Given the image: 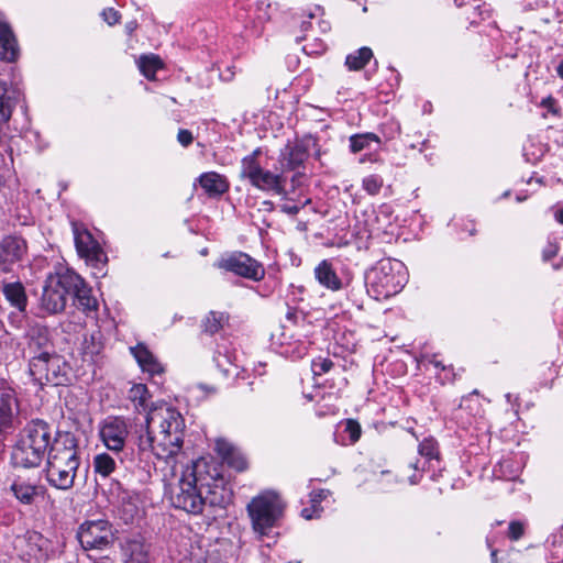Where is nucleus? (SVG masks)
<instances>
[{
    "mask_svg": "<svg viewBox=\"0 0 563 563\" xmlns=\"http://www.w3.org/2000/svg\"><path fill=\"white\" fill-rule=\"evenodd\" d=\"M308 16H309V19H312L316 16V13L310 12Z\"/></svg>",
    "mask_w": 563,
    "mask_h": 563,
    "instance_id": "61",
    "label": "nucleus"
},
{
    "mask_svg": "<svg viewBox=\"0 0 563 563\" xmlns=\"http://www.w3.org/2000/svg\"><path fill=\"white\" fill-rule=\"evenodd\" d=\"M78 282L76 287H69V295H73L75 305L86 314L98 310V300L91 294V288L85 283L84 278L77 274Z\"/></svg>",
    "mask_w": 563,
    "mask_h": 563,
    "instance_id": "19",
    "label": "nucleus"
},
{
    "mask_svg": "<svg viewBox=\"0 0 563 563\" xmlns=\"http://www.w3.org/2000/svg\"><path fill=\"white\" fill-rule=\"evenodd\" d=\"M77 539L86 551H104L114 543L115 530L106 519L86 520L78 527Z\"/></svg>",
    "mask_w": 563,
    "mask_h": 563,
    "instance_id": "10",
    "label": "nucleus"
},
{
    "mask_svg": "<svg viewBox=\"0 0 563 563\" xmlns=\"http://www.w3.org/2000/svg\"><path fill=\"white\" fill-rule=\"evenodd\" d=\"M333 367V362L330 358L317 357L311 362V369L314 376H321L328 373Z\"/></svg>",
    "mask_w": 563,
    "mask_h": 563,
    "instance_id": "38",
    "label": "nucleus"
},
{
    "mask_svg": "<svg viewBox=\"0 0 563 563\" xmlns=\"http://www.w3.org/2000/svg\"><path fill=\"white\" fill-rule=\"evenodd\" d=\"M151 398L144 384H134L128 393L135 411L146 412L145 424L141 427L136 440L137 453L141 457L153 455L169 462L181 452L185 419L177 409L166 404L150 408Z\"/></svg>",
    "mask_w": 563,
    "mask_h": 563,
    "instance_id": "1",
    "label": "nucleus"
},
{
    "mask_svg": "<svg viewBox=\"0 0 563 563\" xmlns=\"http://www.w3.org/2000/svg\"><path fill=\"white\" fill-rule=\"evenodd\" d=\"M477 394H478V391L474 390L473 394H470L468 396L463 397L461 405H460L461 411H467L474 418L477 416H481V413L483 411L481 408L479 401L473 397V395H477Z\"/></svg>",
    "mask_w": 563,
    "mask_h": 563,
    "instance_id": "36",
    "label": "nucleus"
},
{
    "mask_svg": "<svg viewBox=\"0 0 563 563\" xmlns=\"http://www.w3.org/2000/svg\"><path fill=\"white\" fill-rule=\"evenodd\" d=\"M406 283L405 266L397 260H380L365 274L367 294L376 300L395 296Z\"/></svg>",
    "mask_w": 563,
    "mask_h": 563,
    "instance_id": "5",
    "label": "nucleus"
},
{
    "mask_svg": "<svg viewBox=\"0 0 563 563\" xmlns=\"http://www.w3.org/2000/svg\"><path fill=\"white\" fill-rule=\"evenodd\" d=\"M556 74L560 78L563 79V57L560 59L559 65L556 66Z\"/></svg>",
    "mask_w": 563,
    "mask_h": 563,
    "instance_id": "54",
    "label": "nucleus"
},
{
    "mask_svg": "<svg viewBox=\"0 0 563 563\" xmlns=\"http://www.w3.org/2000/svg\"><path fill=\"white\" fill-rule=\"evenodd\" d=\"M230 314L225 311H209L201 319V330L208 335H214L229 325Z\"/></svg>",
    "mask_w": 563,
    "mask_h": 563,
    "instance_id": "27",
    "label": "nucleus"
},
{
    "mask_svg": "<svg viewBox=\"0 0 563 563\" xmlns=\"http://www.w3.org/2000/svg\"><path fill=\"white\" fill-rule=\"evenodd\" d=\"M216 451L222 460L235 471L243 472L247 468L245 456L230 442L222 439L217 440Z\"/></svg>",
    "mask_w": 563,
    "mask_h": 563,
    "instance_id": "23",
    "label": "nucleus"
},
{
    "mask_svg": "<svg viewBox=\"0 0 563 563\" xmlns=\"http://www.w3.org/2000/svg\"><path fill=\"white\" fill-rule=\"evenodd\" d=\"M121 548L125 563H148V549L142 537L126 538Z\"/></svg>",
    "mask_w": 563,
    "mask_h": 563,
    "instance_id": "22",
    "label": "nucleus"
},
{
    "mask_svg": "<svg viewBox=\"0 0 563 563\" xmlns=\"http://www.w3.org/2000/svg\"><path fill=\"white\" fill-rule=\"evenodd\" d=\"M282 211L287 214L295 216L300 211V207L297 205H284L282 207Z\"/></svg>",
    "mask_w": 563,
    "mask_h": 563,
    "instance_id": "48",
    "label": "nucleus"
},
{
    "mask_svg": "<svg viewBox=\"0 0 563 563\" xmlns=\"http://www.w3.org/2000/svg\"><path fill=\"white\" fill-rule=\"evenodd\" d=\"M169 500L174 508L188 515L213 514L216 508H225L231 500L218 463L203 457L187 465L177 483L170 487Z\"/></svg>",
    "mask_w": 563,
    "mask_h": 563,
    "instance_id": "2",
    "label": "nucleus"
},
{
    "mask_svg": "<svg viewBox=\"0 0 563 563\" xmlns=\"http://www.w3.org/2000/svg\"><path fill=\"white\" fill-rule=\"evenodd\" d=\"M216 266L253 282H260L265 276L262 263L244 252L230 253L221 257Z\"/></svg>",
    "mask_w": 563,
    "mask_h": 563,
    "instance_id": "11",
    "label": "nucleus"
},
{
    "mask_svg": "<svg viewBox=\"0 0 563 563\" xmlns=\"http://www.w3.org/2000/svg\"><path fill=\"white\" fill-rule=\"evenodd\" d=\"M497 554H498V551L493 549V550H492V553H490L492 562H493V563H507V562H505L504 560H501V561L499 562V558L497 556Z\"/></svg>",
    "mask_w": 563,
    "mask_h": 563,
    "instance_id": "51",
    "label": "nucleus"
},
{
    "mask_svg": "<svg viewBox=\"0 0 563 563\" xmlns=\"http://www.w3.org/2000/svg\"><path fill=\"white\" fill-rule=\"evenodd\" d=\"M129 435L126 421L121 417H108L100 427V438L111 451L119 453Z\"/></svg>",
    "mask_w": 563,
    "mask_h": 563,
    "instance_id": "15",
    "label": "nucleus"
},
{
    "mask_svg": "<svg viewBox=\"0 0 563 563\" xmlns=\"http://www.w3.org/2000/svg\"><path fill=\"white\" fill-rule=\"evenodd\" d=\"M130 351L143 372H146L150 375L162 374L164 372L162 364L146 345L140 343L130 347Z\"/></svg>",
    "mask_w": 563,
    "mask_h": 563,
    "instance_id": "25",
    "label": "nucleus"
},
{
    "mask_svg": "<svg viewBox=\"0 0 563 563\" xmlns=\"http://www.w3.org/2000/svg\"><path fill=\"white\" fill-rule=\"evenodd\" d=\"M30 375L40 385L62 386L68 382V366L63 356L55 351L46 356H32L29 364Z\"/></svg>",
    "mask_w": 563,
    "mask_h": 563,
    "instance_id": "9",
    "label": "nucleus"
},
{
    "mask_svg": "<svg viewBox=\"0 0 563 563\" xmlns=\"http://www.w3.org/2000/svg\"><path fill=\"white\" fill-rule=\"evenodd\" d=\"M139 515L137 506L131 501H122L120 507V516L125 523L133 522L134 518Z\"/></svg>",
    "mask_w": 563,
    "mask_h": 563,
    "instance_id": "37",
    "label": "nucleus"
},
{
    "mask_svg": "<svg viewBox=\"0 0 563 563\" xmlns=\"http://www.w3.org/2000/svg\"><path fill=\"white\" fill-rule=\"evenodd\" d=\"M310 26H311V22L310 21H303L301 23V30L302 31H307Z\"/></svg>",
    "mask_w": 563,
    "mask_h": 563,
    "instance_id": "55",
    "label": "nucleus"
},
{
    "mask_svg": "<svg viewBox=\"0 0 563 563\" xmlns=\"http://www.w3.org/2000/svg\"><path fill=\"white\" fill-rule=\"evenodd\" d=\"M140 71L148 80L155 79V74L158 69L163 68V63L157 55H142L137 60Z\"/></svg>",
    "mask_w": 563,
    "mask_h": 563,
    "instance_id": "31",
    "label": "nucleus"
},
{
    "mask_svg": "<svg viewBox=\"0 0 563 563\" xmlns=\"http://www.w3.org/2000/svg\"><path fill=\"white\" fill-rule=\"evenodd\" d=\"M177 141L185 147L190 145L194 141L192 133L189 130L180 129L177 134Z\"/></svg>",
    "mask_w": 563,
    "mask_h": 563,
    "instance_id": "43",
    "label": "nucleus"
},
{
    "mask_svg": "<svg viewBox=\"0 0 563 563\" xmlns=\"http://www.w3.org/2000/svg\"><path fill=\"white\" fill-rule=\"evenodd\" d=\"M317 146V140L311 136H305L288 143L280 152L279 163L284 170H295L300 167L308 158L309 151Z\"/></svg>",
    "mask_w": 563,
    "mask_h": 563,
    "instance_id": "13",
    "label": "nucleus"
},
{
    "mask_svg": "<svg viewBox=\"0 0 563 563\" xmlns=\"http://www.w3.org/2000/svg\"><path fill=\"white\" fill-rule=\"evenodd\" d=\"M101 345L95 343L93 335L90 338V342L86 339L84 342V354L93 356L100 352Z\"/></svg>",
    "mask_w": 563,
    "mask_h": 563,
    "instance_id": "42",
    "label": "nucleus"
},
{
    "mask_svg": "<svg viewBox=\"0 0 563 563\" xmlns=\"http://www.w3.org/2000/svg\"><path fill=\"white\" fill-rule=\"evenodd\" d=\"M526 526L521 521H511L508 526L507 536L512 541H518L525 534Z\"/></svg>",
    "mask_w": 563,
    "mask_h": 563,
    "instance_id": "39",
    "label": "nucleus"
},
{
    "mask_svg": "<svg viewBox=\"0 0 563 563\" xmlns=\"http://www.w3.org/2000/svg\"><path fill=\"white\" fill-rule=\"evenodd\" d=\"M506 399L508 402H511L512 401V395L511 394H507L506 395Z\"/></svg>",
    "mask_w": 563,
    "mask_h": 563,
    "instance_id": "59",
    "label": "nucleus"
},
{
    "mask_svg": "<svg viewBox=\"0 0 563 563\" xmlns=\"http://www.w3.org/2000/svg\"><path fill=\"white\" fill-rule=\"evenodd\" d=\"M373 57V52L369 47H361L345 58V66L349 70L356 71L364 68Z\"/></svg>",
    "mask_w": 563,
    "mask_h": 563,
    "instance_id": "30",
    "label": "nucleus"
},
{
    "mask_svg": "<svg viewBox=\"0 0 563 563\" xmlns=\"http://www.w3.org/2000/svg\"><path fill=\"white\" fill-rule=\"evenodd\" d=\"M364 162H365V158H364V157H362V158L360 159V163H364Z\"/></svg>",
    "mask_w": 563,
    "mask_h": 563,
    "instance_id": "64",
    "label": "nucleus"
},
{
    "mask_svg": "<svg viewBox=\"0 0 563 563\" xmlns=\"http://www.w3.org/2000/svg\"><path fill=\"white\" fill-rule=\"evenodd\" d=\"M10 490L22 505H33L38 497L45 494V487L37 479L24 478L16 476L11 485Z\"/></svg>",
    "mask_w": 563,
    "mask_h": 563,
    "instance_id": "18",
    "label": "nucleus"
},
{
    "mask_svg": "<svg viewBox=\"0 0 563 563\" xmlns=\"http://www.w3.org/2000/svg\"><path fill=\"white\" fill-rule=\"evenodd\" d=\"M75 245L80 257H84L92 267L102 271L108 257L92 234L82 225L73 223Z\"/></svg>",
    "mask_w": 563,
    "mask_h": 563,
    "instance_id": "12",
    "label": "nucleus"
},
{
    "mask_svg": "<svg viewBox=\"0 0 563 563\" xmlns=\"http://www.w3.org/2000/svg\"><path fill=\"white\" fill-rule=\"evenodd\" d=\"M313 273L316 280L328 290L339 291L344 286L332 264L327 260L321 261L314 267Z\"/></svg>",
    "mask_w": 563,
    "mask_h": 563,
    "instance_id": "24",
    "label": "nucleus"
},
{
    "mask_svg": "<svg viewBox=\"0 0 563 563\" xmlns=\"http://www.w3.org/2000/svg\"><path fill=\"white\" fill-rule=\"evenodd\" d=\"M197 180L209 197L221 196L230 188L227 178L217 172L203 173Z\"/></svg>",
    "mask_w": 563,
    "mask_h": 563,
    "instance_id": "26",
    "label": "nucleus"
},
{
    "mask_svg": "<svg viewBox=\"0 0 563 563\" xmlns=\"http://www.w3.org/2000/svg\"><path fill=\"white\" fill-rule=\"evenodd\" d=\"M261 154L262 150L257 147L242 158L241 177L249 179L251 185L260 190L282 195L285 191L283 176L264 169L258 162Z\"/></svg>",
    "mask_w": 563,
    "mask_h": 563,
    "instance_id": "8",
    "label": "nucleus"
},
{
    "mask_svg": "<svg viewBox=\"0 0 563 563\" xmlns=\"http://www.w3.org/2000/svg\"><path fill=\"white\" fill-rule=\"evenodd\" d=\"M330 494L331 493L328 489L312 490L309 494L310 507L303 508L301 510V516L307 520L320 517V514L322 511V507L320 506V504L328 496H330Z\"/></svg>",
    "mask_w": 563,
    "mask_h": 563,
    "instance_id": "29",
    "label": "nucleus"
},
{
    "mask_svg": "<svg viewBox=\"0 0 563 563\" xmlns=\"http://www.w3.org/2000/svg\"><path fill=\"white\" fill-rule=\"evenodd\" d=\"M136 29V23L135 22H130V23H126L125 24V30L128 32V34H132Z\"/></svg>",
    "mask_w": 563,
    "mask_h": 563,
    "instance_id": "52",
    "label": "nucleus"
},
{
    "mask_svg": "<svg viewBox=\"0 0 563 563\" xmlns=\"http://www.w3.org/2000/svg\"><path fill=\"white\" fill-rule=\"evenodd\" d=\"M541 106L547 108L553 114L559 113V109L556 108V101L553 97L549 96L541 101Z\"/></svg>",
    "mask_w": 563,
    "mask_h": 563,
    "instance_id": "45",
    "label": "nucleus"
},
{
    "mask_svg": "<svg viewBox=\"0 0 563 563\" xmlns=\"http://www.w3.org/2000/svg\"><path fill=\"white\" fill-rule=\"evenodd\" d=\"M20 413L16 393L12 388L0 389V434L13 430Z\"/></svg>",
    "mask_w": 563,
    "mask_h": 563,
    "instance_id": "16",
    "label": "nucleus"
},
{
    "mask_svg": "<svg viewBox=\"0 0 563 563\" xmlns=\"http://www.w3.org/2000/svg\"><path fill=\"white\" fill-rule=\"evenodd\" d=\"M214 361L217 362L218 367H220L225 375L230 373V369L224 366L225 363L231 364V361L227 356H222L219 353V355L214 357Z\"/></svg>",
    "mask_w": 563,
    "mask_h": 563,
    "instance_id": "46",
    "label": "nucleus"
},
{
    "mask_svg": "<svg viewBox=\"0 0 563 563\" xmlns=\"http://www.w3.org/2000/svg\"><path fill=\"white\" fill-rule=\"evenodd\" d=\"M345 432L349 434L352 443L357 442L362 433L360 423L353 419H349L345 424Z\"/></svg>",
    "mask_w": 563,
    "mask_h": 563,
    "instance_id": "40",
    "label": "nucleus"
},
{
    "mask_svg": "<svg viewBox=\"0 0 563 563\" xmlns=\"http://www.w3.org/2000/svg\"><path fill=\"white\" fill-rule=\"evenodd\" d=\"M80 461L78 438L69 431H56L47 453L45 467L47 483L60 490L70 489L74 486Z\"/></svg>",
    "mask_w": 563,
    "mask_h": 563,
    "instance_id": "3",
    "label": "nucleus"
},
{
    "mask_svg": "<svg viewBox=\"0 0 563 563\" xmlns=\"http://www.w3.org/2000/svg\"><path fill=\"white\" fill-rule=\"evenodd\" d=\"M554 217L560 224H563V208L555 211Z\"/></svg>",
    "mask_w": 563,
    "mask_h": 563,
    "instance_id": "53",
    "label": "nucleus"
},
{
    "mask_svg": "<svg viewBox=\"0 0 563 563\" xmlns=\"http://www.w3.org/2000/svg\"><path fill=\"white\" fill-rule=\"evenodd\" d=\"M431 363H432L435 367H441L442 369H444V365H442V363H441V362L433 360V361H431Z\"/></svg>",
    "mask_w": 563,
    "mask_h": 563,
    "instance_id": "57",
    "label": "nucleus"
},
{
    "mask_svg": "<svg viewBox=\"0 0 563 563\" xmlns=\"http://www.w3.org/2000/svg\"><path fill=\"white\" fill-rule=\"evenodd\" d=\"M257 11L262 12L258 14V19L263 21H268L271 19V14L268 13V9L271 8V3H266L265 1H258L257 4Z\"/></svg>",
    "mask_w": 563,
    "mask_h": 563,
    "instance_id": "44",
    "label": "nucleus"
},
{
    "mask_svg": "<svg viewBox=\"0 0 563 563\" xmlns=\"http://www.w3.org/2000/svg\"><path fill=\"white\" fill-rule=\"evenodd\" d=\"M77 273L71 269L47 277L41 297V307L48 313H58L66 307L69 287H76Z\"/></svg>",
    "mask_w": 563,
    "mask_h": 563,
    "instance_id": "7",
    "label": "nucleus"
},
{
    "mask_svg": "<svg viewBox=\"0 0 563 563\" xmlns=\"http://www.w3.org/2000/svg\"><path fill=\"white\" fill-rule=\"evenodd\" d=\"M55 433L52 426L42 419L27 422L12 449L13 465L23 468L40 466L44 457H47Z\"/></svg>",
    "mask_w": 563,
    "mask_h": 563,
    "instance_id": "4",
    "label": "nucleus"
},
{
    "mask_svg": "<svg viewBox=\"0 0 563 563\" xmlns=\"http://www.w3.org/2000/svg\"><path fill=\"white\" fill-rule=\"evenodd\" d=\"M4 298L19 311H24L27 305V297L24 286L20 282L4 283L2 286Z\"/></svg>",
    "mask_w": 563,
    "mask_h": 563,
    "instance_id": "28",
    "label": "nucleus"
},
{
    "mask_svg": "<svg viewBox=\"0 0 563 563\" xmlns=\"http://www.w3.org/2000/svg\"><path fill=\"white\" fill-rule=\"evenodd\" d=\"M556 255V249L550 246L549 251H544L543 256L545 260H550Z\"/></svg>",
    "mask_w": 563,
    "mask_h": 563,
    "instance_id": "49",
    "label": "nucleus"
},
{
    "mask_svg": "<svg viewBox=\"0 0 563 563\" xmlns=\"http://www.w3.org/2000/svg\"><path fill=\"white\" fill-rule=\"evenodd\" d=\"M410 466L415 470H419L418 463L411 464Z\"/></svg>",
    "mask_w": 563,
    "mask_h": 563,
    "instance_id": "60",
    "label": "nucleus"
},
{
    "mask_svg": "<svg viewBox=\"0 0 563 563\" xmlns=\"http://www.w3.org/2000/svg\"><path fill=\"white\" fill-rule=\"evenodd\" d=\"M419 478H420V476H416V475H415V476L410 477V483H411V484H417V483H418V481H419Z\"/></svg>",
    "mask_w": 563,
    "mask_h": 563,
    "instance_id": "58",
    "label": "nucleus"
},
{
    "mask_svg": "<svg viewBox=\"0 0 563 563\" xmlns=\"http://www.w3.org/2000/svg\"><path fill=\"white\" fill-rule=\"evenodd\" d=\"M298 313L295 310H289L287 312V320L292 321L294 323L297 322Z\"/></svg>",
    "mask_w": 563,
    "mask_h": 563,
    "instance_id": "50",
    "label": "nucleus"
},
{
    "mask_svg": "<svg viewBox=\"0 0 563 563\" xmlns=\"http://www.w3.org/2000/svg\"><path fill=\"white\" fill-rule=\"evenodd\" d=\"M286 353H291V355L296 358H300L302 357L306 353H307V345L305 343L300 344L298 347H296L295 350H289V349H286L285 351Z\"/></svg>",
    "mask_w": 563,
    "mask_h": 563,
    "instance_id": "47",
    "label": "nucleus"
},
{
    "mask_svg": "<svg viewBox=\"0 0 563 563\" xmlns=\"http://www.w3.org/2000/svg\"><path fill=\"white\" fill-rule=\"evenodd\" d=\"M486 542H487V547L492 548V543H490L489 539H487Z\"/></svg>",
    "mask_w": 563,
    "mask_h": 563,
    "instance_id": "63",
    "label": "nucleus"
},
{
    "mask_svg": "<svg viewBox=\"0 0 563 563\" xmlns=\"http://www.w3.org/2000/svg\"><path fill=\"white\" fill-rule=\"evenodd\" d=\"M20 48L11 26L0 16V59L13 63L18 59Z\"/></svg>",
    "mask_w": 563,
    "mask_h": 563,
    "instance_id": "20",
    "label": "nucleus"
},
{
    "mask_svg": "<svg viewBox=\"0 0 563 563\" xmlns=\"http://www.w3.org/2000/svg\"><path fill=\"white\" fill-rule=\"evenodd\" d=\"M27 245L18 235H5L0 240V273H11L13 267L23 260Z\"/></svg>",
    "mask_w": 563,
    "mask_h": 563,
    "instance_id": "14",
    "label": "nucleus"
},
{
    "mask_svg": "<svg viewBox=\"0 0 563 563\" xmlns=\"http://www.w3.org/2000/svg\"><path fill=\"white\" fill-rule=\"evenodd\" d=\"M380 144V139L375 133H362L350 136V150L352 153H358L369 148L371 143Z\"/></svg>",
    "mask_w": 563,
    "mask_h": 563,
    "instance_id": "33",
    "label": "nucleus"
},
{
    "mask_svg": "<svg viewBox=\"0 0 563 563\" xmlns=\"http://www.w3.org/2000/svg\"><path fill=\"white\" fill-rule=\"evenodd\" d=\"M103 20L109 24V25H114L119 22L120 20V14L117 10H114L113 8H108V9H104L101 13Z\"/></svg>",
    "mask_w": 563,
    "mask_h": 563,
    "instance_id": "41",
    "label": "nucleus"
},
{
    "mask_svg": "<svg viewBox=\"0 0 563 563\" xmlns=\"http://www.w3.org/2000/svg\"><path fill=\"white\" fill-rule=\"evenodd\" d=\"M247 512L254 531L267 536L283 512V503L277 494L266 492L250 501Z\"/></svg>",
    "mask_w": 563,
    "mask_h": 563,
    "instance_id": "6",
    "label": "nucleus"
},
{
    "mask_svg": "<svg viewBox=\"0 0 563 563\" xmlns=\"http://www.w3.org/2000/svg\"><path fill=\"white\" fill-rule=\"evenodd\" d=\"M2 186H3V179H2V177L0 176V189L2 188Z\"/></svg>",
    "mask_w": 563,
    "mask_h": 563,
    "instance_id": "62",
    "label": "nucleus"
},
{
    "mask_svg": "<svg viewBox=\"0 0 563 563\" xmlns=\"http://www.w3.org/2000/svg\"><path fill=\"white\" fill-rule=\"evenodd\" d=\"M26 351L32 356H47L54 351V345L49 338V331L45 325L34 324L26 332Z\"/></svg>",
    "mask_w": 563,
    "mask_h": 563,
    "instance_id": "17",
    "label": "nucleus"
},
{
    "mask_svg": "<svg viewBox=\"0 0 563 563\" xmlns=\"http://www.w3.org/2000/svg\"><path fill=\"white\" fill-rule=\"evenodd\" d=\"M22 93L20 89L5 81H0V122L10 120L12 111L19 102Z\"/></svg>",
    "mask_w": 563,
    "mask_h": 563,
    "instance_id": "21",
    "label": "nucleus"
},
{
    "mask_svg": "<svg viewBox=\"0 0 563 563\" xmlns=\"http://www.w3.org/2000/svg\"><path fill=\"white\" fill-rule=\"evenodd\" d=\"M418 452L421 456L428 460L439 459V446L438 442L433 438L423 439L418 446Z\"/></svg>",
    "mask_w": 563,
    "mask_h": 563,
    "instance_id": "34",
    "label": "nucleus"
},
{
    "mask_svg": "<svg viewBox=\"0 0 563 563\" xmlns=\"http://www.w3.org/2000/svg\"><path fill=\"white\" fill-rule=\"evenodd\" d=\"M313 148L316 150V152H314V154H313L314 158H316V159H320V157H321V151H320V148H318V145H317L316 147H313Z\"/></svg>",
    "mask_w": 563,
    "mask_h": 563,
    "instance_id": "56",
    "label": "nucleus"
},
{
    "mask_svg": "<svg viewBox=\"0 0 563 563\" xmlns=\"http://www.w3.org/2000/svg\"><path fill=\"white\" fill-rule=\"evenodd\" d=\"M115 468L117 462L110 454L100 453L93 457V470L99 476L107 478L115 471Z\"/></svg>",
    "mask_w": 563,
    "mask_h": 563,
    "instance_id": "32",
    "label": "nucleus"
},
{
    "mask_svg": "<svg viewBox=\"0 0 563 563\" xmlns=\"http://www.w3.org/2000/svg\"><path fill=\"white\" fill-rule=\"evenodd\" d=\"M384 185V180L382 176L372 174L363 178L362 187L363 189L371 196H376L379 194L382 187Z\"/></svg>",
    "mask_w": 563,
    "mask_h": 563,
    "instance_id": "35",
    "label": "nucleus"
}]
</instances>
